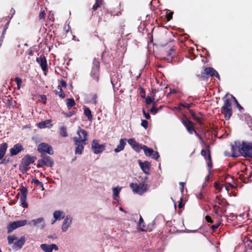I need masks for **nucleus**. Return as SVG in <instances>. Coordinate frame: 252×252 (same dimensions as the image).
Returning <instances> with one entry per match:
<instances>
[{
    "mask_svg": "<svg viewBox=\"0 0 252 252\" xmlns=\"http://www.w3.org/2000/svg\"><path fill=\"white\" fill-rule=\"evenodd\" d=\"M76 133L78 136L72 138L76 146L75 154L81 155L83 151L84 146L87 143L88 134L87 131L80 127L78 128Z\"/></svg>",
    "mask_w": 252,
    "mask_h": 252,
    "instance_id": "obj_1",
    "label": "nucleus"
},
{
    "mask_svg": "<svg viewBox=\"0 0 252 252\" xmlns=\"http://www.w3.org/2000/svg\"><path fill=\"white\" fill-rule=\"evenodd\" d=\"M7 241L8 245L13 244L12 248L14 251H18L21 249L24 245L26 242L25 236H21L20 238H17L15 235H9L7 236Z\"/></svg>",
    "mask_w": 252,
    "mask_h": 252,
    "instance_id": "obj_2",
    "label": "nucleus"
},
{
    "mask_svg": "<svg viewBox=\"0 0 252 252\" xmlns=\"http://www.w3.org/2000/svg\"><path fill=\"white\" fill-rule=\"evenodd\" d=\"M235 145L239 150H242L243 155L244 157L252 158V143L245 142H243L242 143L236 142Z\"/></svg>",
    "mask_w": 252,
    "mask_h": 252,
    "instance_id": "obj_3",
    "label": "nucleus"
},
{
    "mask_svg": "<svg viewBox=\"0 0 252 252\" xmlns=\"http://www.w3.org/2000/svg\"><path fill=\"white\" fill-rule=\"evenodd\" d=\"M129 186L131 188L133 193L140 195L143 194L147 190V184H146L131 183Z\"/></svg>",
    "mask_w": 252,
    "mask_h": 252,
    "instance_id": "obj_4",
    "label": "nucleus"
},
{
    "mask_svg": "<svg viewBox=\"0 0 252 252\" xmlns=\"http://www.w3.org/2000/svg\"><path fill=\"white\" fill-rule=\"evenodd\" d=\"M226 95H225L223 98L224 100V105L222 107L221 109L224 112L225 118L228 119L231 116L232 112L231 102L229 99L226 98Z\"/></svg>",
    "mask_w": 252,
    "mask_h": 252,
    "instance_id": "obj_5",
    "label": "nucleus"
},
{
    "mask_svg": "<svg viewBox=\"0 0 252 252\" xmlns=\"http://www.w3.org/2000/svg\"><path fill=\"white\" fill-rule=\"evenodd\" d=\"M28 224L40 229H44L46 226V222L43 217L32 219L29 221Z\"/></svg>",
    "mask_w": 252,
    "mask_h": 252,
    "instance_id": "obj_6",
    "label": "nucleus"
},
{
    "mask_svg": "<svg viewBox=\"0 0 252 252\" xmlns=\"http://www.w3.org/2000/svg\"><path fill=\"white\" fill-rule=\"evenodd\" d=\"M41 159L38 160L37 167H43L44 165L48 167L53 166L54 162L50 157L41 154Z\"/></svg>",
    "mask_w": 252,
    "mask_h": 252,
    "instance_id": "obj_7",
    "label": "nucleus"
},
{
    "mask_svg": "<svg viewBox=\"0 0 252 252\" xmlns=\"http://www.w3.org/2000/svg\"><path fill=\"white\" fill-rule=\"evenodd\" d=\"M99 62L94 59L93 62V66L91 73V76L96 82L98 81Z\"/></svg>",
    "mask_w": 252,
    "mask_h": 252,
    "instance_id": "obj_8",
    "label": "nucleus"
},
{
    "mask_svg": "<svg viewBox=\"0 0 252 252\" xmlns=\"http://www.w3.org/2000/svg\"><path fill=\"white\" fill-rule=\"evenodd\" d=\"M37 150L39 152L42 153V155H44V153H47L49 155H52L53 154L52 147L44 143L40 144L38 146Z\"/></svg>",
    "mask_w": 252,
    "mask_h": 252,
    "instance_id": "obj_9",
    "label": "nucleus"
},
{
    "mask_svg": "<svg viewBox=\"0 0 252 252\" xmlns=\"http://www.w3.org/2000/svg\"><path fill=\"white\" fill-rule=\"evenodd\" d=\"M104 145L99 144L97 140L94 139L92 143V149L95 154L102 153L104 150Z\"/></svg>",
    "mask_w": 252,
    "mask_h": 252,
    "instance_id": "obj_10",
    "label": "nucleus"
},
{
    "mask_svg": "<svg viewBox=\"0 0 252 252\" xmlns=\"http://www.w3.org/2000/svg\"><path fill=\"white\" fill-rule=\"evenodd\" d=\"M142 150L144 152V154L146 156L151 157L155 159H158L159 158L158 153L155 152L152 148H149L145 145H143Z\"/></svg>",
    "mask_w": 252,
    "mask_h": 252,
    "instance_id": "obj_11",
    "label": "nucleus"
},
{
    "mask_svg": "<svg viewBox=\"0 0 252 252\" xmlns=\"http://www.w3.org/2000/svg\"><path fill=\"white\" fill-rule=\"evenodd\" d=\"M72 222V218L70 216H66L63 220L62 225V230L63 232H66L68 228L71 226Z\"/></svg>",
    "mask_w": 252,
    "mask_h": 252,
    "instance_id": "obj_12",
    "label": "nucleus"
},
{
    "mask_svg": "<svg viewBox=\"0 0 252 252\" xmlns=\"http://www.w3.org/2000/svg\"><path fill=\"white\" fill-rule=\"evenodd\" d=\"M183 124L186 127L188 131L190 133L192 134L193 131L194 132L195 134L198 136V137L201 139V137L198 135V134L197 133V132L193 129V123L190 121H185L183 122Z\"/></svg>",
    "mask_w": 252,
    "mask_h": 252,
    "instance_id": "obj_13",
    "label": "nucleus"
},
{
    "mask_svg": "<svg viewBox=\"0 0 252 252\" xmlns=\"http://www.w3.org/2000/svg\"><path fill=\"white\" fill-rule=\"evenodd\" d=\"M204 73L207 76H215L219 80H220V77L218 72L212 67H206L204 69Z\"/></svg>",
    "mask_w": 252,
    "mask_h": 252,
    "instance_id": "obj_14",
    "label": "nucleus"
},
{
    "mask_svg": "<svg viewBox=\"0 0 252 252\" xmlns=\"http://www.w3.org/2000/svg\"><path fill=\"white\" fill-rule=\"evenodd\" d=\"M40 248L45 252H52L53 250L56 251L58 250V247L56 244H42L40 245Z\"/></svg>",
    "mask_w": 252,
    "mask_h": 252,
    "instance_id": "obj_15",
    "label": "nucleus"
},
{
    "mask_svg": "<svg viewBox=\"0 0 252 252\" xmlns=\"http://www.w3.org/2000/svg\"><path fill=\"white\" fill-rule=\"evenodd\" d=\"M127 143L137 152H140L143 148V146L136 142L133 138L128 139Z\"/></svg>",
    "mask_w": 252,
    "mask_h": 252,
    "instance_id": "obj_16",
    "label": "nucleus"
},
{
    "mask_svg": "<svg viewBox=\"0 0 252 252\" xmlns=\"http://www.w3.org/2000/svg\"><path fill=\"white\" fill-rule=\"evenodd\" d=\"M139 164L142 171L147 175L149 174L150 163L148 161L142 162L141 160H139Z\"/></svg>",
    "mask_w": 252,
    "mask_h": 252,
    "instance_id": "obj_17",
    "label": "nucleus"
},
{
    "mask_svg": "<svg viewBox=\"0 0 252 252\" xmlns=\"http://www.w3.org/2000/svg\"><path fill=\"white\" fill-rule=\"evenodd\" d=\"M127 139L126 138L121 139L119 141V144L117 147L114 149V152L116 153H119L123 151L126 145Z\"/></svg>",
    "mask_w": 252,
    "mask_h": 252,
    "instance_id": "obj_18",
    "label": "nucleus"
},
{
    "mask_svg": "<svg viewBox=\"0 0 252 252\" xmlns=\"http://www.w3.org/2000/svg\"><path fill=\"white\" fill-rule=\"evenodd\" d=\"M122 188L119 186L113 188L112 189V197L114 200L119 201L120 199L119 194L122 190Z\"/></svg>",
    "mask_w": 252,
    "mask_h": 252,
    "instance_id": "obj_19",
    "label": "nucleus"
},
{
    "mask_svg": "<svg viewBox=\"0 0 252 252\" xmlns=\"http://www.w3.org/2000/svg\"><path fill=\"white\" fill-rule=\"evenodd\" d=\"M36 61L40 64L43 71H45L47 69L46 60L44 56H40L37 58Z\"/></svg>",
    "mask_w": 252,
    "mask_h": 252,
    "instance_id": "obj_20",
    "label": "nucleus"
},
{
    "mask_svg": "<svg viewBox=\"0 0 252 252\" xmlns=\"http://www.w3.org/2000/svg\"><path fill=\"white\" fill-rule=\"evenodd\" d=\"M23 148L22 145L20 144H17L14 146V147L10 149V152L12 156L16 155L19 152L22 151Z\"/></svg>",
    "mask_w": 252,
    "mask_h": 252,
    "instance_id": "obj_21",
    "label": "nucleus"
},
{
    "mask_svg": "<svg viewBox=\"0 0 252 252\" xmlns=\"http://www.w3.org/2000/svg\"><path fill=\"white\" fill-rule=\"evenodd\" d=\"M234 142V145H231V153H232V157H237L240 155V154L241 153L242 154V150H239V148L236 146L235 143ZM237 142H239L238 141Z\"/></svg>",
    "mask_w": 252,
    "mask_h": 252,
    "instance_id": "obj_22",
    "label": "nucleus"
},
{
    "mask_svg": "<svg viewBox=\"0 0 252 252\" xmlns=\"http://www.w3.org/2000/svg\"><path fill=\"white\" fill-rule=\"evenodd\" d=\"M53 219H55V220H60L64 217V213L63 211H56L54 212Z\"/></svg>",
    "mask_w": 252,
    "mask_h": 252,
    "instance_id": "obj_23",
    "label": "nucleus"
},
{
    "mask_svg": "<svg viewBox=\"0 0 252 252\" xmlns=\"http://www.w3.org/2000/svg\"><path fill=\"white\" fill-rule=\"evenodd\" d=\"M34 160L32 158L29 156H25L23 159V163L26 166V168L28 167L31 163H33Z\"/></svg>",
    "mask_w": 252,
    "mask_h": 252,
    "instance_id": "obj_24",
    "label": "nucleus"
},
{
    "mask_svg": "<svg viewBox=\"0 0 252 252\" xmlns=\"http://www.w3.org/2000/svg\"><path fill=\"white\" fill-rule=\"evenodd\" d=\"M37 125L40 128L51 127L52 126V125L51 124L50 121L48 120L39 123Z\"/></svg>",
    "mask_w": 252,
    "mask_h": 252,
    "instance_id": "obj_25",
    "label": "nucleus"
},
{
    "mask_svg": "<svg viewBox=\"0 0 252 252\" xmlns=\"http://www.w3.org/2000/svg\"><path fill=\"white\" fill-rule=\"evenodd\" d=\"M7 148V144L3 143L0 146V159H2L5 155Z\"/></svg>",
    "mask_w": 252,
    "mask_h": 252,
    "instance_id": "obj_26",
    "label": "nucleus"
},
{
    "mask_svg": "<svg viewBox=\"0 0 252 252\" xmlns=\"http://www.w3.org/2000/svg\"><path fill=\"white\" fill-rule=\"evenodd\" d=\"M84 114L87 117L89 121H91L93 119V116L90 109L88 107L85 106L84 108Z\"/></svg>",
    "mask_w": 252,
    "mask_h": 252,
    "instance_id": "obj_27",
    "label": "nucleus"
},
{
    "mask_svg": "<svg viewBox=\"0 0 252 252\" xmlns=\"http://www.w3.org/2000/svg\"><path fill=\"white\" fill-rule=\"evenodd\" d=\"M17 225L15 221H13L12 222L10 223L7 226V229L8 233H10L17 228Z\"/></svg>",
    "mask_w": 252,
    "mask_h": 252,
    "instance_id": "obj_28",
    "label": "nucleus"
},
{
    "mask_svg": "<svg viewBox=\"0 0 252 252\" xmlns=\"http://www.w3.org/2000/svg\"><path fill=\"white\" fill-rule=\"evenodd\" d=\"M56 94H58L61 98H64L65 94L63 92L61 86H58L57 87V90L56 91Z\"/></svg>",
    "mask_w": 252,
    "mask_h": 252,
    "instance_id": "obj_29",
    "label": "nucleus"
},
{
    "mask_svg": "<svg viewBox=\"0 0 252 252\" xmlns=\"http://www.w3.org/2000/svg\"><path fill=\"white\" fill-rule=\"evenodd\" d=\"M27 196H24V195H21L20 199V201L21 203V205L24 208L28 207V204L26 202Z\"/></svg>",
    "mask_w": 252,
    "mask_h": 252,
    "instance_id": "obj_30",
    "label": "nucleus"
},
{
    "mask_svg": "<svg viewBox=\"0 0 252 252\" xmlns=\"http://www.w3.org/2000/svg\"><path fill=\"white\" fill-rule=\"evenodd\" d=\"M75 105V102L73 98H69L66 99V105L68 109Z\"/></svg>",
    "mask_w": 252,
    "mask_h": 252,
    "instance_id": "obj_31",
    "label": "nucleus"
},
{
    "mask_svg": "<svg viewBox=\"0 0 252 252\" xmlns=\"http://www.w3.org/2000/svg\"><path fill=\"white\" fill-rule=\"evenodd\" d=\"M60 134L63 137L67 136L66 128L64 126H62L60 128Z\"/></svg>",
    "mask_w": 252,
    "mask_h": 252,
    "instance_id": "obj_32",
    "label": "nucleus"
},
{
    "mask_svg": "<svg viewBox=\"0 0 252 252\" xmlns=\"http://www.w3.org/2000/svg\"><path fill=\"white\" fill-rule=\"evenodd\" d=\"M15 222L17 225L18 228L19 227L24 226L28 223V221L26 220L16 221Z\"/></svg>",
    "mask_w": 252,
    "mask_h": 252,
    "instance_id": "obj_33",
    "label": "nucleus"
},
{
    "mask_svg": "<svg viewBox=\"0 0 252 252\" xmlns=\"http://www.w3.org/2000/svg\"><path fill=\"white\" fill-rule=\"evenodd\" d=\"M102 0H96L95 3L93 6V10H96L102 4Z\"/></svg>",
    "mask_w": 252,
    "mask_h": 252,
    "instance_id": "obj_34",
    "label": "nucleus"
},
{
    "mask_svg": "<svg viewBox=\"0 0 252 252\" xmlns=\"http://www.w3.org/2000/svg\"><path fill=\"white\" fill-rule=\"evenodd\" d=\"M201 155L204 157L206 160H210L211 159L210 155L207 153V151L202 150L201 152Z\"/></svg>",
    "mask_w": 252,
    "mask_h": 252,
    "instance_id": "obj_35",
    "label": "nucleus"
},
{
    "mask_svg": "<svg viewBox=\"0 0 252 252\" xmlns=\"http://www.w3.org/2000/svg\"><path fill=\"white\" fill-rule=\"evenodd\" d=\"M97 95L94 94L92 95L91 99L90 100V102L91 104L95 105L97 103Z\"/></svg>",
    "mask_w": 252,
    "mask_h": 252,
    "instance_id": "obj_36",
    "label": "nucleus"
},
{
    "mask_svg": "<svg viewBox=\"0 0 252 252\" xmlns=\"http://www.w3.org/2000/svg\"><path fill=\"white\" fill-rule=\"evenodd\" d=\"M32 182L34 183V184L36 185V186H40V187H41L42 190H44L43 185L40 181H39L38 180L35 179L32 180Z\"/></svg>",
    "mask_w": 252,
    "mask_h": 252,
    "instance_id": "obj_37",
    "label": "nucleus"
},
{
    "mask_svg": "<svg viewBox=\"0 0 252 252\" xmlns=\"http://www.w3.org/2000/svg\"><path fill=\"white\" fill-rule=\"evenodd\" d=\"M141 125L143 127L146 129L148 127V122L147 120H143L141 122Z\"/></svg>",
    "mask_w": 252,
    "mask_h": 252,
    "instance_id": "obj_38",
    "label": "nucleus"
},
{
    "mask_svg": "<svg viewBox=\"0 0 252 252\" xmlns=\"http://www.w3.org/2000/svg\"><path fill=\"white\" fill-rule=\"evenodd\" d=\"M21 195H24V196H27V189L25 187H23L21 189Z\"/></svg>",
    "mask_w": 252,
    "mask_h": 252,
    "instance_id": "obj_39",
    "label": "nucleus"
},
{
    "mask_svg": "<svg viewBox=\"0 0 252 252\" xmlns=\"http://www.w3.org/2000/svg\"><path fill=\"white\" fill-rule=\"evenodd\" d=\"M15 81L17 83L18 88H20V85L22 83V79L19 77H16L15 79Z\"/></svg>",
    "mask_w": 252,
    "mask_h": 252,
    "instance_id": "obj_40",
    "label": "nucleus"
},
{
    "mask_svg": "<svg viewBox=\"0 0 252 252\" xmlns=\"http://www.w3.org/2000/svg\"><path fill=\"white\" fill-rule=\"evenodd\" d=\"M155 98H151V97L148 96L146 99V103L147 105L150 104L151 103L154 102Z\"/></svg>",
    "mask_w": 252,
    "mask_h": 252,
    "instance_id": "obj_41",
    "label": "nucleus"
},
{
    "mask_svg": "<svg viewBox=\"0 0 252 252\" xmlns=\"http://www.w3.org/2000/svg\"><path fill=\"white\" fill-rule=\"evenodd\" d=\"M215 187L217 189L219 190H221L223 185L220 186V184L218 182H215L214 184Z\"/></svg>",
    "mask_w": 252,
    "mask_h": 252,
    "instance_id": "obj_42",
    "label": "nucleus"
},
{
    "mask_svg": "<svg viewBox=\"0 0 252 252\" xmlns=\"http://www.w3.org/2000/svg\"><path fill=\"white\" fill-rule=\"evenodd\" d=\"M230 188H234L235 187L234 185L230 184H229L228 186H226V185L225 186V189L227 192H228Z\"/></svg>",
    "mask_w": 252,
    "mask_h": 252,
    "instance_id": "obj_43",
    "label": "nucleus"
},
{
    "mask_svg": "<svg viewBox=\"0 0 252 252\" xmlns=\"http://www.w3.org/2000/svg\"><path fill=\"white\" fill-rule=\"evenodd\" d=\"M158 111V109L156 108L155 105H154L150 109V112L154 114H156Z\"/></svg>",
    "mask_w": 252,
    "mask_h": 252,
    "instance_id": "obj_44",
    "label": "nucleus"
},
{
    "mask_svg": "<svg viewBox=\"0 0 252 252\" xmlns=\"http://www.w3.org/2000/svg\"><path fill=\"white\" fill-rule=\"evenodd\" d=\"M40 100L45 104L46 101V97L44 95H40Z\"/></svg>",
    "mask_w": 252,
    "mask_h": 252,
    "instance_id": "obj_45",
    "label": "nucleus"
},
{
    "mask_svg": "<svg viewBox=\"0 0 252 252\" xmlns=\"http://www.w3.org/2000/svg\"><path fill=\"white\" fill-rule=\"evenodd\" d=\"M191 114H192V116H193V117L194 118V119L197 121L199 123H200V118H198V117H197L195 114L191 111Z\"/></svg>",
    "mask_w": 252,
    "mask_h": 252,
    "instance_id": "obj_46",
    "label": "nucleus"
},
{
    "mask_svg": "<svg viewBox=\"0 0 252 252\" xmlns=\"http://www.w3.org/2000/svg\"><path fill=\"white\" fill-rule=\"evenodd\" d=\"M191 104H189V103H186L185 104L181 103L180 104V106H181L182 107L187 108H189L191 106Z\"/></svg>",
    "mask_w": 252,
    "mask_h": 252,
    "instance_id": "obj_47",
    "label": "nucleus"
},
{
    "mask_svg": "<svg viewBox=\"0 0 252 252\" xmlns=\"http://www.w3.org/2000/svg\"><path fill=\"white\" fill-rule=\"evenodd\" d=\"M143 222V219L142 218V217H140L138 226H139V227L140 228V229H141V230H142V231H144V230H145V229H144V228H140V227H141V223H142Z\"/></svg>",
    "mask_w": 252,
    "mask_h": 252,
    "instance_id": "obj_48",
    "label": "nucleus"
},
{
    "mask_svg": "<svg viewBox=\"0 0 252 252\" xmlns=\"http://www.w3.org/2000/svg\"><path fill=\"white\" fill-rule=\"evenodd\" d=\"M45 15V12L44 11H41L39 13V19H43L44 18Z\"/></svg>",
    "mask_w": 252,
    "mask_h": 252,
    "instance_id": "obj_49",
    "label": "nucleus"
},
{
    "mask_svg": "<svg viewBox=\"0 0 252 252\" xmlns=\"http://www.w3.org/2000/svg\"><path fill=\"white\" fill-rule=\"evenodd\" d=\"M245 246L246 247H251V249H252V241H250V242H247L245 243Z\"/></svg>",
    "mask_w": 252,
    "mask_h": 252,
    "instance_id": "obj_50",
    "label": "nucleus"
},
{
    "mask_svg": "<svg viewBox=\"0 0 252 252\" xmlns=\"http://www.w3.org/2000/svg\"><path fill=\"white\" fill-rule=\"evenodd\" d=\"M143 114L145 117V118L147 119H150V115L148 113H146L144 110L143 111Z\"/></svg>",
    "mask_w": 252,
    "mask_h": 252,
    "instance_id": "obj_51",
    "label": "nucleus"
},
{
    "mask_svg": "<svg viewBox=\"0 0 252 252\" xmlns=\"http://www.w3.org/2000/svg\"><path fill=\"white\" fill-rule=\"evenodd\" d=\"M172 12H170L167 15V20L168 21H170L172 18Z\"/></svg>",
    "mask_w": 252,
    "mask_h": 252,
    "instance_id": "obj_52",
    "label": "nucleus"
},
{
    "mask_svg": "<svg viewBox=\"0 0 252 252\" xmlns=\"http://www.w3.org/2000/svg\"><path fill=\"white\" fill-rule=\"evenodd\" d=\"M205 219H206V221H208V222H210V223L213 222V220H212L211 218L208 216H206Z\"/></svg>",
    "mask_w": 252,
    "mask_h": 252,
    "instance_id": "obj_53",
    "label": "nucleus"
},
{
    "mask_svg": "<svg viewBox=\"0 0 252 252\" xmlns=\"http://www.w3.org/2000/svg\"><path fill=\"white\" fill-rule=\"evenodd\" d=\"M66 82L63 80H61L60 82V85L59 86H61L62 87H66Z\"/></svg>",
    "mask_w": 252,
    "mask_h": 252,
    "instance_id": "obj_54",
    "label": "nucleus"
},
{
    "mask_svg": "<svg viewBox=\"0 0 252 252\" xmlns=\"http://www.w3.org/2000/svg\"><path fill=\"white\" fill-rule=\"evenodd\" d=\"M220 223H218L217 224L212 225L211 228L213 230H216L220 225Z\"/></svg>",
    "mask_w": 252,
    "mask_h": 252,
    "instance_id": "obj_55",
    "label": "nucleus"
},
{
    "mask_svg": "<svg viewBox=\"0 0 252 252\" xmlns=\"http://www.w3.org/2000/svg\"><path fill=\"white\" fill-rule=\"evenodd\" d=\"M196 196L198 198L201 199L203 197V195L202 192H199L197 195Z\"/></svg>",
    "mask_w": 252,
    "mask_h": 252,
    "instance_id": "obj_56",
    "label": "nucleus"
},
{
    "mask_svg": "<svg viewBox=\"0 0 252 252\" xmlns=\"http://www.w3.org/2000/svg\"><path fill=\"white\" fill-rule=\"evenodd\" d=\"M174 51V49L173 48H171L168 52H167V55L168 56H171V54H172V52Z\"/></svg>",
    "mask_w": 252,
    "mask_h": 252,
    "instance_id": "obj_57",
    "label": "nucleus"
},
{
    "mask_svg": "<svg viewBox=\"0 0 252 252\" xmlns=\"http://www.w3.org/2000/svg\"><path fill=\"white\" fill-rule=\"evenodd\" d=\"M21 170L23 172H26L28 170V167L26 168V166L24 164L23 166L21 167Z\"/></svg>",
    "mask_w": 252,
    "mask_h": 252,
    "instance_id": "obj_58",
    "label": "nucleus"
},
{
    "mask_svg": "<svg viewBox=\"0 0 252 252\" xmlns=\"http://www.w3.org/2000/svg\"><path fill=\"white\" fill-rule=\"evenodd\" d=\"M207 165L209 168L212 167V162L210 160V159L209 160V161L207 162Z\"/></svg>",
    "mask_w": 252,
    "mask_h": 252,
    "instance_id": "obj_59",
    "label": "nucleus"
},
{
    "mask_svg": "<svg viewBox=\"0 0 252 252\" xmlns=\"http://www.w3.org/2000/svg\"><path fill=\"white\" fill-rule=\"evenodd\" d=\"M180 185H182V188L181 189V191L182 192L183 191V190H184V186L185 183H183V182H180Z\"/></svg>",
    "mask_w": 252,
    "mask_h": 252,
    "instance_id": "obj_60",
    "label": "nucleus"
},
{
    "mask_svg": "<svg viewBox=\"0 0 252 252\" xmlns=\"http://www.w3.org/2000/svg\"><path fill=\"white\" fill-rule=\"evenodd\" d=\"M237 107L239 110L242 109L243 107L240 105L239 103H237Z\"/></svg>",
    "mask_w": 252,
    "mask_h": 252,
    "instance_id": "obj_61",
    "label": "nucleus"
},
{
    "mask_svg": "<svg viewBox=\"0 0 252 252\" xmlns=\"http://www.w3.org/2000/svg\"><path fill=\"white\" fill-rule=\"evenodd\" d=\"M4 35L5 34H4V33H2V34H1V36H0V40L3 41V39L4 38Z\"/></svg>",
    "mask_w": 252,
    "mask_h": 252,
    "instance_id": "obj_62",
    "label": "nucleus"
},
{
    "mask_svg": "<svg viewBox=\"0 0 252 252\" xmlns=\"http://www.w3.org/2000/svg\"><path fill=\"white\" fill-rule=\"evenodd\" d=\"M209 175H207L206 178H205V182H207L209 181Z\"/></svg>",
    "mask_w": 252,
    "mask_h": 252,
    "instance_id": "obj_63",
    "label": "nucleus"
},
{
    "mask_svg": "<svg viewBox=\"0 0 252 252\" xmlns=\"http://www.w3.org/2000/svg\"><path fill=\"white\" fill-rule=\"evenodd\" d=\"M73 115V112H70L68 114H67V116L68 117H71V116H72Z\"/></svg>",
    "mask_w": 252,
    "mask_h": 252,
    "instance_id": "obj_64",
    "label": "nucleus"
}]
</instances>
